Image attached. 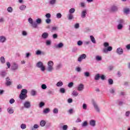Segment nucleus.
<instances>
[{"instance_id":"nucleus-54","label":"nucleus","mask_w":130,"mask_h":130,"mask_svg":"<svg viewBox=\"0 0 130 130\" xmlns=\"http://www.w3.org/2000/svg\"><path fill=\"white\" fill-rule=\"evenodd\" d=\"M62 128L63 130H67L68 128H69V126L68 125H63L62 127Z\"/></svg>"},{"instance_id":"nucleus-25","label":"nucleus","mask_w":130,"mask_h":130,"mask_svg":"<svg viewBox=\"0 0 130 130\" xmlns=\"http://www.w3.org/2000/svg\"><path fill=\"white\" fill-rule=\"evenodd\" d=\"M0 76L2 77H6L7 76V72L6 71H2L0 72Z\"/></svg>"},{"instance_id":"nucleus-35","label":"nucleus","mask_w":130,"mask_h":130,"mask_svg":"<svg viewBox=\"0 0 130 130\" xmlns=\"http://www.w3.org/2000/svg\"><path fill=\"white\" fill-rule=\"evenodd\" d=\"M59 92L62 94H64V93H66V89H64V88L61 87L59 89Z\"/></svg>"},{"instance_id":"nucleus-20","label":"nucleus","mask_w":130,"mask_h":130,"mask_svg":"<svg viewBox=\"0 0 130 130\" xmlns=\"http://www.w3.org/2000/svg\"><path fill=\"white\" fill-rule=\"evenodd\" d=\"M89 124L91 126H95V125H96V121H95V120H91L89 121Z\"/></svg>"},{"instance_id":"nucleus-10","label":"nucleus","mask_w":130,"mask_h":130,"mask_svg":"<svg viewBox=\"0 0 130 130\" xmlns=\"http://www.w3.org/2000/svg\"><path fill=\"white\" fill-rule=\"evenodd\" d=\"M116 53L117 54H119V55H121V54H123V49H122V48L119 47L116 50Z\"/></svg>"},{"instance_id":"nucleus-30","label":"nucleus","mask_w":130,"mask_h":130,"mask_svg":"<svg viewBox=\"0 0 130 130\" xmlns=\"http://www.w3.org/2000/svg\"><path fill=\"white\" fill-rule=\"evenodd\" d=\"M118 24L120 25H123L124 24V20L123 19H119V20L117 21Z\"/></svg>"},{"instance_id":"nucleus-5","label":"nucleus","mask_w":130,"mask_h":130,"mask_svg":"<svg viewBox=\"0 0 130 130\" xmlns=\"http://www.w3.org/2000/svg\"><path fill=\"white\" fill-rule=\"evenodd\" d=\"M36 67L38 69H40L42 72H44L46 70L45 66H44V64L42 61L38 62L36 64Z\"/></svg>"},{"instance_id":"nucleus-61","label":"nucleus","mask_w":130,"mask_h":130,"mask_svg":"<svg viewBox=\"0 0 130 130\" xmlns=\"http://www.w3.org/2000/svg\"><path fill=\"white\" fill-rule=\"evenodd\" d=\"M29 56H31V53L29 52L26 53L25 57H26V58H29Z\"/></svg>"},{"instance_id":"nucleus-21","label":"nucleus","mask_w":130,"mask_h":130,"mask_svg":"<svg viewBox=\"0 0 130 130\" xmlns=\"http://www.w3.org/2000/svg\"><path fill=\"white\" fill-rule=\"evenodd\" d=\"M86 15H87V10H85L82 11L81 13V17L86 18Z\"/></svg>"},{"instance_id":"nucleus-12","label":"nucleus","mask_w":130,"mask_h":130,"mask_svg":"<svg viewBox=\"0 0 130 130\" xmlns=\"http://www.w3.org/2000/svg\"><path fill=\"white\" fill-rule=\"evenodd\" d=\"M7 41V37L5 36H0V43H5Z\"/></svg>"},{"instance_id":"nucleus-55","label":"nucleus","mask_w":130,"mask_h":130,"mask_svg":"<svg viewBox=\"0 0 130 130\" xmlns=\"http://www.w3.org/2000/svg\"><path fill=\"white\" fill-rule=\"evenodd\" d=\"M125 115L126 117H129L130 115V111H126L125 113Z\"/></svg>"},{"instance_id":"nucleus-3","label":"nucleus","mask_w":130,"mask_h":130,"mask_svg":"<svg viewBox=\"0 0 130 130\" xmlns=\"http://www.w3.org/2000/svg\"><path fill=\"white\" fill-rule=\"evenodd\" d=\"M104 46L105 47L103 50V53H108V51H111L112 50V47L109 46V44L107 42H105L104 43Z\"/></svg>"},{"instance_id":"nucleus-6","label":"nucleus","mask_w":130,"mask_h":130,"mask_svg":"<svg viewBox=\"0 0 130 130\" xmlns=\"http://www.w3.org/2000/svg\"><path fill=\"white\" fill-rule=\"evenodd\" d=\"M11 70L12 72H16L19 70V64L14 62L11 64Z\"/></svg>"},{"instance_id":"nucleus-34","label":"nucleus","mask_w":130,"mask_h":130,"mask_svg":"<svg viewBox=\"0 0 130 130\" xmlns=\"http://www.w3.org/2000/svg\"><path fill=\"white\" fill-rule=\"evenodd\" d=\"M50 112V109L49 108H46L43 111V113L45 114H47V113Z\"/></svg>"},{"instance_id":"nucleus-62","label":"nucleus","mask_w":130,"mask_h":130,"mask_svg":"<svg viewBox=\"0 0 130 130\" xmlns=\"http://www.w3.org/2000/svg\"><path fill=\"white\" fill-rule=\"evenodd\" d=\"M22 88H23V86L21 84H18L17 86V89L18 90L22 89Z\"/></svg>"},{"instance_id":"nucleus-32","label":"nucleus","mask_w":130,"mask_h":130,"mask_svg":"<svg viewBox=\"0 0 130 130\" xmlns=\"http://www.w3.org/2000/svg\"><path fill=\"white\" fill-rule=\"evenodd\" d=\"M25 9H26L25 5H22L19 7V10H20L21 11H25Z\"/></svg>"},{"instance_id":"nucleus-37","label":"nucleus","mask_w":130,"mask_h":130,"mask_svg":"<svg viewBox=\"0 0 130 130\" xmlns=\"http://www.w3.org/2000/svg\"><path fill=\"white\" fill-rule=\"evenodd\" d=\"M72 95L73 96H75V97H77V96L79 95V93L78 92V91L74 90L72 92Z\"/></svg>"},{"instance_id":"nucleus-29","label":"nucleus","mask_w":130,"mask_h":130,"mask_svg":"<svg viewBox=\"0 0 130 130\" xmlns=\"http://www.w3.org/2000/svg\"><path fill=\"white\" fill-rule=\"evenodd\" d=\"M95 59L97 61H101V60H102V57L101 56L97 55L95 56Z\"/></svg>"},{"instance_id":"nucleus-64","label":"nucleus","mask_w":130,"mask_h":130,"mask_svg":"<svg viewBox=\"0 0 130 130\" xmlns=\"http://www.w3.org/2000/svg\"><path fill=\"white\" fill-rule=\"evenodd\" d=\"M46 45H50V44H51V41L49 40H47L46 42Z\"/></svg>"},{"instance_id":"nucleus-22","label":"nucleus","mask_w":130,"mask_h":130,"mask_svg":"<svg viewBox=\"0 0 130 130\" xmlns=\"http://www.w3.org/2000/svg\"><path fill=\"white\" fill-rule=\"evenodd\" d=\"M61 68H62V64H61V63H59L56 66L55 70L56 71H58V70H60Z\"/></svg>"},{"instance_id":"nucleus-50","label":"nucleus","mask_w":130,"mask_h":130,"mask_svg":"<svg viewBox=\"0 0 130 130\" xmlns=\"http://www.w3.org/2000/svg\"><path fill=\"white\" fill-rule=\"evenodd\" d=\"M88 125V122H87V121H84L82 124V127H85V126H87Z\"/></svg>"},{"instance_id":"nucleus-8","label":"nucleus","mask_w":130,"mask_h":130,"mask_svg":"<svg viewBox=\"0 0 130 130\" xmlns=\"http://www.w3.org/2000/svg\"><path fill=\"white\" fill-rule=\"evenodd\" d=\"M23 106L24 108H26V109H29L30 107H31V102L29 101H25L23 103Z\"/></svg>"},{"instance_id":"nucleus-16","label":"nucleus","mask_w":130,"mask_h":130,"mask_svg":"<svg viewBox=\"0 0 130 130\" xmlns=\"http://www.w3.org/2000/svg\"><path fill=\"white\" fill-rule=\"evenodd\" d=\"M36 54L37 55H44V54H45V53L43 51H42L41 50H38L36 51Z\"/></svg>"},{"instance_id":"nucleus-13","label":"nucleus","mask_w":130,"mask_h":130,"mask_svg":"<svg viewBox=\"0 0 130 130\" xmlns=\"http://www.w3.org/2000/svg\"><path fill=\"white\" fill-rule=\"evenodd\" d=\"M111 12H117L118 11V7L117 6L113 5L110 8Z\"/></svg>"},{"instance_id":"nucleus-44","label":"nucleus","mask_w":130,"mask_h":130,"mask_svg":"<svg viewBox=\"0 0 130 130\" xmlns=\"http://www.w3.org/2000/svg\"><path fill=\"white\" fill-rule=\"evenodd\" d=\"M110 93H111V94H115V89L113 88H111L110 90Z\"/></svg>"},{"instance_id":"nucleus-19","label":"nucleus","mask_w":130,"mask_h":130,"mask_svg":"<svg viewBox=\"0 0 130 130\" xmlns=\"http://www.w3.org/2000/svg\"><path fill=\"white\" fill-rule=\"evenodd\" d=\"M7 112L9 114H13L14 113V109L13 108H8L7 109Z\"/></svg>"},{"instance_id":"nucleus-56","label":"nucleus","mask_w":130,"mask_h":130,"mask_svg":"<svg viewBox=\"0 0 130 130\" xmlns=\"http://www.w3.org/2000/svg\"><path fill=\"white\" fill-rule=\"evenodd\" d=\"M77 45H78V46H81V45H83V42L82 41H78L77 42Z\"/></svg>"},{"instance_id":"nucleus-48","label":"nucleus","mask_w":130,"mask_h":130,"mask_svg":"<svg viewBox=\"0 0 130 130\" xmlns=\"http://www.w3.org/2000/svg\"><path fill=\"white\" fill-rule=\"evenodd\" d=\"M84 75L85 77H86L87 78L90 77V73L88 72H85L84 73Z\"/></svg>"},{"instance_id":"nucleus-51","label":"nucleus","mask_w":130,"mask_h":130,"mask_svg":"<svg viewBox=\"0 0 130 130\" xmlns=\"http://www.w3.org/2000/svg\"><path fill=\"white\" fill-rule=\"evenodd\" d=\"M45 17L47 19H50V18H51V14H50V13H47L45 15Z\"/></svg>"},{"instance_id":"nucleus-9","label":"nucleus","mask_w":130,"mask_h":130,"mask_svg":"<svg viewBox=\"0 0 130 130\" xmlns=\"http://www.w3.org/2000/svg\"><path fill=\"white\" fill-rule=\"evenodd\" d=\"M86 57H87V55H86L85 54H82L80 55L78 57V61H79V62H81L82 60H83V59H86Z\"/></svg>"},{"instance_id":"nucleus-15","label":"nucleus","mask_w":130,"mask_h":130,"mask_svg":"<svg viewBox=\"0 0 130 130\" xmlns=\"http://www.w3.org/2000/svg\"><path fill=\"white\" fill-rule=\"evenodd\" d=\"M54 47V48H62V47H63V43H59L58 44L55 45Z\"/></svg>"},{"instance_id":"nucleus-46","label":"nucleus","mask_w":130,"mask_h":130,"mask_svg":"<svg viewBox=\"0 0 130 130\" xmlns=\"http://www.w3.org/2000/svg\"><path fill=\"white\" fill-rule=\"evenodd\" d=\"M108 82L109 85H113V80L112 79H109Z\"/></svg>"},{"instance_id":"nucleus-39","label":"nucleus","mask_w":130,"mask_h":130,"mask_svg":"<svg viewBox=\"0 0 130 130\" xmlns=\"http://www.w3.org/2000/svg\"><path fill=\"white\" fill-rule=\"evenodd\" d=\"M45 105V103H44V102H41L39 104V107L40 108H42V107H43V106H44Z\"/></svg>"},{"instance_id":"nucleus-38","label":"nucleus","mask_w":130,"mask_h":130,"mask_svg":"<svg viewBox=\"0 0 130 130\" xmlns=\"http://www.w3.org/2000/svg\"><path fill=\"white\" fill-rule=\"evenodd\" d=\"M37 128H39V125L35 124L34 125V127L31 128L32 130H35Z\"/></svg>"},{"instance_id":"nucleus-36","label":"nucleus","mask_w":130,"mask_h":130,"mask_svg":"<svg viewBox=\"0 0 130 130\" xmlns=\"http://www.w3.org/2000/svg\"><path fill=\"white\" fill-rule=\"evenodd\" d=\"M68 19L73 20L74 19V15L72 14H69L68 15Z\"/></svg>"},{"instance_id":"nucleus-60","label":"nucleus","mask_w":130,"mask_h":130,"mask_svg":"<svg viewBox=\"0 0 130 130\" xmlns=\"http://www.w3.org/2000/svg\"><path fill=\"white\" fill-rule=\"evenodd\" d=\"M6 66L8 69H10L11 68V63L9 61L6 62Z\"/></svg>"},{"instance_id":"nucleus-14","label":"nucleus","mask_w":130,"mask_h":130,"mask_svg":"<svg viewBox=\"0 0 130 130\" xmlns=\"http://www.w3.org/2000/svg\"><path fill=\"white\" fill-rule=\"evenodd\" d=\"M84 84H80L77 86V90L79 92L83 91V90H84Z\"/></svg>"},{"instance_id":"nucleus-17","label":"nucleus","mask_w":130,"mask_h":130,"mask_svg":"<svg viewBox=\"0 0 130 130\" xmlns=\"http://www.w3.org/2000/svg\"><path fill=\"white\" fill-rule=\"evenodd\" d=\"M48 33L45 32L42 34V38H43V39H47V38H48Z\"/></svg>"},{"instance_id":"nucleus-33","label":"nucleus","mask_w":130,"mask_h":130,"mask_svg":"<svg viewBox=\"0 0 130 130\" xmlns=\"http://www.w3.org/2000/svg\"><path fill=\"white\" fill-rule=\"evenodd\" d=\"M75 12H76V9H75L74 8H71L69 10V14H73L74 13H75Z\"/></svg>"},{"instance_id":"nucleus-11","label":"nucleus","mask_w":130,"mask_h":130,"mask_svg":"<svg viewBox=\"0 0 130 130\" xmlns=\"http://www.w3.org/2000/svg\"><path fill=\"white\" fill-rule=\"evenodd\" d=\"M6 82L5 84L6 86H11V85H12V80H11V79H10L9 77L6 78Z\"/></svg>"},{"instance_id":"nucleus-49","label":"nucleus","mask_w":130,"mask_h":130,"mask_svg":"<svg viewBox=\"0 0 130 130\" xmlns=\"http://www.w3.org/2000/svg\"><path fill=\"white\" fill-rule=\"evenodd\" d=\"M53 113H54V114H57V113H58V109L54 108L53 110Z\"/></svg>"},{"instance_id":"nucleus-4","label":"nucleus","mask_w":130,"mask_h":130,"mask_svg":"<svg viewBox=\"0 0 130 130\" xmlns=\"http://www.w3.org/2000/svg\"><path fill=\"white\" fill-rule=\"evenodd\" d=\"M54 64V63H53V61L51 60L49 61L47 63L48 67L47 68V71L50 73L53 72L54 70V68H53Z\"/></svg>"},{"instance_id":"nucleus-45","label":"nucleus","mask_w":130,"mask_h":130,"mask_svg":"<svg viewBox=\"0 0 130 130\" xmlns=\"http://www.w3.org/2000/svg\"><path fill=\"white\" fill-rule=\"evenodd\" d=\"M7 12H8V13H13V8L12 7H8L7 8Z\"/></svg>"},{"instance_id":"nucleus-41","label":"nucleus","mask_w":130,"mask_h":130,"mask_svg":"<svg viewBox=\"0 0 130 130\" xmlns=\"http://www.w3.org/2000/svg\"><path fill=\"white\" fill-rule=\"evenodd\" d=\"M58 27L57 26H53L51 29L52 32H54V31H57Z\"/></svg>"},{"instance_id":"nucleus-58","label":"nucleus","mask_w":130,"mask_h":130,"mask_svg":"<svg viewBox=\"0 0 130 130\" xmlns=\"http://www.w3.org/2000/svg\"><path fill=\"white\" fill-rule=\"evenodd\" d=\"M73 86H74V82H70L68 84L69 88H72Z\"/></svg>"},{"instance_id":"nucleus-28","label":"nucleus","mask_w":130,"mask_h":130,"mask_svg":"<svg viewBox=\"0 0 130 130\" xmlns=\"http://www.w3.org/2000/svg\"><path fill=\"white\" fill-rule=\"evenodd\" d=\"M94 80L95 81H99V80H100V74H97L94 76Z\"/></svg>"},{"instance_id":"nucleus-27","label":"nucleus","mask_w":130,"mask_h":130,"mask_svg":"<svg viewBox=\"0 0 130 130\" xmlns=\"http://www.w3.org/2000/svg\"><path fill=\"white\" fill-rule=\"evenodd\" d=\"M0 61L1 63H6V59L5 58V57L4 56H1L0 58Z\"/></svg>"},{"instance_id":"nucleus-40","label":"nucleus","mask_w":130,"mask_h":130,"mask_svg":"<svg viewBox=\"0 0 130 130\" xmlns=\"http://www.w3.org/2000/svg\"><path fill=\"white\" fill-rule=\"evenodd\" d=\"M20 127L21 129H25L26 128L27 126L25 124L22 123L21 124V125H20Z\"/></svg>"},{"instance_id":"nucleus-2","label":"nucleus","mask_w":130,"mask_h":130,"mask_svg":"<svg viewBox=\"0 0 130 130\" xmlns=\"http://www.w3.org/2000/svg\"><path fill=\"white\" fill-rule=\"evenodd\" d=\"M27 93H28V90L26 89H23L20 92L19 95V98L20 100H25L27 98Z\"/></svg>"},{"instance_id":"nucleus-31","label":"nucleus","mask_w":130,"mask_h":130,"mask_svg":"<svg viewBox=\"0 0 130 130\" xmlns=\"http://www.w3.org/2000/svg\"><path fill=\"white\" fill-rule=\"evenodd\" d=\"M123 28V25L122 24H118L117 25V29L118 30H122Z\"/></svg>"},{"instance_id":"nucleus-18","label":"nucleus","mask_w":130,"mask_h":130,"mask_svg":"<svg viewBox=\"0 0 130 130\" xmlns=\"http://www.w3.org/2000/svg\"><path fill=\"white\" fill-rule=\"evenodd\" d=\"M48 4L50 6H54L56 4V0H49Z\"/></svg>"},{"instance_id":"nucleus-1","label":"nucleus","mask_w":130,"mask_h":130,"mask_svg":"<svg viewBox=\"0 0 130 130\" xmlns=\"http://www.w3.org/2000/svg\"><path fill=\"white\" fill-rule=\"evenodd\" d=\"M28 22L31 25L32 28H36L38 25H40L42 23V20L41 18H38L36 20V22L33 21V19L29 18Z\"/></svg>"},{"instance_id":"nucleus-52","label":"nucleus","mask_w":130,"mask_h":130,"mask_svg":"<svg viewBox=\"0 0 130 130\" xmlns=\"http://www.w3.org/2000/svg\"><path fill=\"white\" fill-rule=\"evenodd\" d=\"M62 16V15L59 13L56 14L57 19H60V18H61Z\"/></svg>"},{"instance_id":"nucleus-57","label":"nucleus","mask_w":130,"mask_h":130,"mask_svg":"<svg viewBox=\"0 0 130 130\" xmlns=\"http://www.w3.org/2000/svg\"><path fill=\"white\" fill-rule=\"evenodd\" d=\"M74 28L75 29H79L80 28V24L79 23H76L74 25Z\"/></svg>"},{"instance_id":"nucleus-24","label":"nucleus","mask_w":130,"mask_h":130,"mask_svg":"<svg viewBox=\"0 0 130 130\" xmlns=\"http://www.w3.org/2000/svg\"><path fill=\"white\" fill-rule=\"evenodd\" d=\"M90 39L92 43H93L94 44H96V40H95V38H94V36H90Z\"/></svg>"},{"instance_id":"nucleus-26","label":"nucleus","mask_w":130,"mask_h":130,"mask_svg":"<svg viewBox=\"0 0 130 130\" xmlns=\"http://www.w3.org/2000/svg\"><path fill=\"white\" fill-rule=\"evenodd\" d=\"M63 85V82L62 81H58L56 84V87H62V85Z\"/></svg>"},{"instance_id":"nucleus-23","label":"nucleus","mask_w":130,"mask_h":130,"mask_svg":"<svg viewBox=\"0 0 130 130\" xmlns=\"http://www.w3.org/2000/svg\"><path fill=\"white\" fill-rule=\"evenodd\" d=\"M45 124H46V121L44 120H41L40 122V125L42 127L45 126Z\"/></svg>"},{"instance_id":"nucleus-7","label":"nucleus","mask_w":130,"mask_h":130,"mask_svg":"<svg viewBox=\"0 0 130 130\" xmlns=\"http://www.w3.org/2000/svg\"><path fill=\"white\" fill-rule=\"evenodd\" d=\"M91 103H92L95 110H96V111L97 112H100V108H99V106H98V105L97 104L96 102H95V101L94 100H92Z\"/></svg>"},{"instance_id":"nucleus-43","label":"nucleus","mask_w":130,"mask_h":130,"mask_svg":"<svg viewBox=\"0 0 130 130\" xmlns=\"http://www.w3.org/2000/svg\"><path fill=\"white\" fill-rule=\"evenodd\" d=\"M129 8H125L124 9V13L125 14H129Z\"/></svg>"},{"instance_id":"nucleus-59","label":"nucleus","mask_w":130,"mask_h":130,"mask_svg":"<svg viewBox=\"0 0 130 130\" xmlns=\"http://www.w3.org/2000/svg\"><path fill=\"white\" fill-rule=\"evenodd\" d=\"M82 108L84 110H87V104H83V105H82Z\"/></svg>"},{"instance_id":"nucleus-47","label":"nucleus","mask_w":130,"mask_h":130,"mask_svg":"<svg viewBox=\"0 0 130 130\" xmlns=\"http://www.w3.org/2000/svg\"><path fill=\"white\" fill-rule=\"evenodd\" d=\"M21 34L22 35V36H27V35H28V33L27 32V31L26 30H23L22 31Z\"/></svg>"},{"instance_id":"nucleus-42","label":"nucleus","mask_w":130,"mask_h":130,"mask_svg":"<svg viewBox=\"0 0 130 130\" xmlns=\"http://www.w3.org/2000/svg\"><path fill=\"white\" fill-rule=\"evenodd\" d=\"M41 88L43 90H46L47 89V86L45 84H43L41 85Z\"/></svg>"},{"instance_id":"nucleus-63","label":"nucleus","mask_w":130,"mask_h":130,"mask_svg":"<svg viewBox=\"0 0 130 130\" xmlns=\"http://www.w3.org/2000/svg\"><path fill=\"white\" fill-rule=\"evenodd\" d=\"M31 94L32 96H35V95H36V91L35 90H31Z\"/></svg>"},{"instance_id":"nucleus-53","label":"nucleus","mask_w":130,"mask_h":130,"mask_svg":"<svg viewBox=\"0 0 130 130\" xmlns=\"http://www.w3.org/2000/svg\"><path fill=\"white\" fill-rule=\"evenodd\" d=\"M46 23L47 24H50V23H51V19H50V18H47L46 19Z\"/></svg>"}]
</instances>
